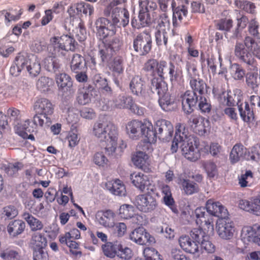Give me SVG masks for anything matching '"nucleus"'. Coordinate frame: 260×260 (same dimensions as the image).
<instances>
[{
    "mask_svg": "<svg viewBox=\"0 0 260 260\" xmlns=\"http://www.w3.org/2000/svg\"><path fill=\"white\" fill-rule=\"evenodd\" d=\"M22 10L19 7L12 8L8 10H3L1 12L2 14L4 15L5 21L6 24L11 21H15L19 20L22 14Z\"/></svg>",
    "mask_w": 260,
    "mask_h": 260,
    "instance_id": "4c0bfd02",
    "label": "nucleus"
},
{
    "mask_svg": "<svg viewBox=\"0 0 260 260\" xmlns=\"http://www.w3.org/2000/svg\"><path fill=\"white\" fill-rule=\"evenodd\" d=\"M235 6L246 12L250 14L255 13L256 7L254 3L246 0H235L234 2Z\"/></svg>",
    "mask_w": 260,
    "mask_h": 260,
    "instance_id": "09e8293b",
    "label": "nucleus"
},
{
    "mask_svg": "<svg viewBox=\"0 0 260 260\" xmlns=\"http://www.w3.org/2000/svg\"><path fill=\"white\" fill-rule=\"evenodd\" d=\"M93 90V87L90 85H84L82 87L79 88L76 96V101L78 104L85 105L89 104L92 96Z\"/></svg>",
    "mask_w": 260,
    "mask_h": 260,
    "instance_id": "a878e982",
    "label": "nucleus"
},
{
    "mask_svg": "<svg viewBox=\"0 0 260 260\" xmlns=\"http://www.w3.org/2000/svg\"><path fill=\"white\" fill-rule=\"evenodd\" d=\"M204 207H200L196 209L194 214L196 217V223L201 228H203L207 232H213L214 230L213 219L211 215L206 213Z\"/></svg>",
    "mask_w": 260,
    "mask_h": 260,
    "instance_id": "dca6fc26",
    "label": "nucleus"
},
{
    "mask_svg": "<svg viewBox=\"0 0 260 260\" xmlns=\"http://www.w3.org/2000/svg\"><path fill=\"white\" fill-rule=\"evenodd\" d=\"M169 28L166 23L161 20L155 27V39L157 46L164 45L166 49L168 47Z\"/></svg>",
    "mask_w": 260,
    "mask_h": 260,
    "instance_id": "aec40b11",
    "label": "nucleus"
},
{
    "mask_svg": "<svg viewBox=\"0 0 260 260\" xmlns=\"http://www.w3.org/2000/svg\"><path fill=\"white\" fill-rule=\"evenodd\" d=\"M111 228L113 234L118 237H123L126 232L127 226L123 222H114Z\"/></svg>",
    "mask_w": 260,
    "mask_h": 260,
    "instance_id": "69168bd1",
    "label": "nucleus"
},
{
    "mask_svg": "<svg viewBox=\"0 0 260 260\" xmlns=\"http://www.w3.org/2000/svg\"><path fill=\"white\" fill-rule=\"evenodd\" d=\"M0 257L3 260H20V255L15 250L7 248L2 251Z\"/></svg>",
    "mask_w": 260,
    "mask_h": 260,
    "instance_id": "052dcab7",
    "label": "nucleus"
},
{
    "mask_svg": "<svg viewBox=\"0 0 260 260\" xmlns=\"http://www.w3.org/2000/svg\"><path fill=\"white\" fill-rule=\"evenodd\" d=\"M169 75L172 85L177 84L183 80L182 71L179 69L175 70V66L172 63H170L169 65Z\"/></svg>",
    "mask_w": 260,
    "mask_h": 260,
    "instance_id": "c03bdc74",
    "label": "nucleus"
},
{
    "mask_svg": "<svg viewBox=\"0 0 260 260\" xmlns=\"http://www.w3.org/2000/svg\"><path fill=\"white\" fill-rule=\"evenodd\" d=\"M152 38L150 33L144 31L139 34L133 41L134 50L141 55H146L151 50Z\"/></svg>",
    "mask_w": 260,
    "mask_h": 260,
    "instance_id": "9b49d317",
    "label": "nucleus"
},
{
    "mask_svg": "<svg viewBox=\"0 0 260 260\" xmlns=\"http://www.w3.org/2000/svg\"><path fill=\"white\" fill-rule=\"evenodd\" d=\"M114 107L119 109H128L139 116L144 114L145 109L135 104L132 97L129 96L119 95L114 101Z\"/></svg>",
    "mask_w": 260,
    "mask_h": 260,
    "instance_id": "2eb2a0df",
    "label": "nucleus"
},
{
    "mask_svg": "<svg viewBox=\"0 0 260 260\" xmlns=\"http://www.w3.org/2000/svg\"><path fill=\"white\" fill-rule=\"evenodd\" d=\"M176 128L175 136L172 142L171 147L172 153L177 152L179 143L182 142V144H184L188 139V131L187 128H186L184 124L178 123Z\"/></svg>",
    "mask_w": 260,
    "mask_h": 260,
    "instance_id": "412c9836",
    "label": "nucleus"
},
{
    "mask_svg": "<svg viewBox=\"0 0 260 260\" xmlns=\"http://www.w3.org/2000/svg\"><path fill=\"white\" fill-rule=\"evenodd\" d=\"M182 188L186 194H192L199 191L198 185L188 179L181 180Z\"/></svg>",
    "mask_w": 260,
    "mask_h": 260,
    "instance_id": "864d4df0",
    "label": "nucleus"
},
{
    "mask_svg": "<svg viewBox=\"0 0 260 260\" xmlns=\"http://www.w3.org/2000/svg\"><path fill=\"white\" fill-rule=\"evenodd\" d=\"M54 106L51 102L46 98L38 99L34 105L35 112L50 116L54 112Z\"/></svg>",
    "mask_w": 260,
    "mask_h": 260,
    "instance_id": "4be33fe9",
    "label": "nucleus"
},
{
    "mask_svg": "<svg viewBox=\"0 0 260 260\" xmlns=\"http://www.w3.org/2000/svg\"><path fill=\"white\" fill-rule=\"evenodd\" d=\"M199 142L197 138L188 136V139L182 144V151L184 157L189 160L196 161L201 156L199 148Z\"/></svg>",
    "mask_w": 260,
    "mask_h": 260,
    "instance_id": "9d476101",
    "label": "nucleus"
},
{
    "mask_svg": "<svg viewBox=\"0 0 260 260\" xmlns=\"http://www.w3.org/2000/svg\"><path fill=\"white\" fill-rule=\"evenodd\" d=\"M130 239L140 245H144L155 242L154 238L150 235L143 228L135 229L129 235Z\"/></svg>",
    "mask_w": 260,
    "mask_h": 260,
    "instance_id": "6ab92c4d",
    "label": "nucleus"
},
{
    "mask_svg": "<svg viewBox=\"0 0 260 260\" xmlns=\"http://www.w3.org/2000/svg\"><path fill=\"white\" fill-rule=\"evenodd\" d=\"M244 242H254L260 246V226L254 229L249 226L244 228L241 233Z\"/></svg>",
    "mask_w": 260,
    "mask_h": 260,
    "instance_id": "b1692460",
    "label": "nucleus"
},
{
    "mask_svg": "<svg viewBox=\"0 0 260 260\" xmlns=\"http://www.w3.org/2000/svg\"><path fill=\"white\" fill-rule=\"evenodd\" d=\"M24 54L21 53L17 54L14 60L15 65L10 69V74L14 77L19 76L22 70L24 69Z\"/></svg>",
    "mask_w": 260,
    "mask_h": 260,
    "instance_id": "58836bf2",
    "label": "nucleus"
},
{
    "mask_svg": "<svg viewBox=\"0 0 260 260\" xmlns=\"http://www.w3.org/2000/svg\"><path fill=\"white\" fill-rule=\"evenodd\" d=\"M24 69L32 77H36L40 73L41 71V65L40 62L36 56H32L31 58L24 55Z\"/></svg>",
    "mask_w": 260,
    "mask_h": 260,
    "instance_id": "bb28decb",
    "label": "nucleus"
},
{
    "mask_svg": "<svg viewBox=\"0 0 260 260\" xmlns=\"http://www.w3.org/2000/svg\"><path fill=\"white\" fill-rule=\"evenodd\" d=\"M188 124L194 133L204 135L210 129V121L199 114H192L188 119Z\"/></svg>",
    "mask_w": 260,
    "mask_h": 260,
    "instance_id": "f8f14e48",
    "label": "nucleus"
},
{
    "mask_svg": "<svg viewBox=\"0 0 260 260\" xmlns=\"http://www.w3.org/2000/svg\"><path fill=\"white\" fill-rule=\"evenodd\" d=\"M32 122L37 127H44L48 126L51 123L50 116L43 115L41 113L36 112L32 119Z\"/></svg>",
    "mask_w": 260,
    "mask_h": 260,
    "instance_id": "de8ad7c7",
    "label": "nucleus"
},
{
    "mask_svg": "<svg viewBox=\"0 0 260 260\" xmlns=\"http://www.w3.org/2000/svg\"><path fill=\"white\" fill-rule=\"evenodd\" d=\"M167 67V62L164 60L154 58L149 59L144 64L143 70L150 73L154 77L151 80L150 89L152 92H156L159 96L158 103L161 109L165 111L174 110L176 106L175 96L168 91V85L164 81L165 79L164 69Z\"/></svg>",
    "mask_w": 260,
    "mask_h": 260,
    "instance_id": "f257e3e1",
    "label": "nucleus"
},
{
    "mask_svg": "<svg viewBox=\"0 0 260 260\" xmlns=\"http://www.w3.org/2000/svg\"><path fill=\"white\" fill-rule=\"evenodd\" d=\"M154 133L155 140V143L157 140V137L159 139H166L171 138L174 133V128L172 124L169 121L165 119H159L157 120L154 125Z\"/></svg>",
    "mask_w": 260,
    "mask_h": 260,
    "instance_id": "4468645a",
    "label": "nucleus"
},
{
    "mask_svg": "<svg viewBox=\"0 0 260 260\" xmlns=\"http://www.w3.org/2000/svg\"><path fill=\"white\" fill-rule=\"evenodd\" d=\"M132 160L135 166L144 171L148 172L150 171L149 156L146 153L142 151L136 152L133 155Z\"/></svg>",
    "mask_w": 260,
    "mask_h": 260,
    "instance_id": "393cba45",
    "label": "nucleus"
},
{
    "mask_svg": "<svg viewBox=\"0 0 260 260\" xmlns=\"http://www.w3.org/2000/svg\"><path fill=\"white\" fill-rule=\"evenodd\" d=\"M151 192L152 191L148 190L147 192L136 197L134 204L139 211L144 213H150L157 208V202Z\"/></svg>",
    "mask_w": 260,
    "mask_h": 260,
    "instance_id": "0eeeda50",
    "label": "nucleus"
},
{
    "mask_svg": "<svg viewBox=\"0 0 260 260\" xmlns=\"http://www.w3.org/2000/svg\"><path fill=\"white\" fill-rule=\"evenodd\" d=\"M216 228L218 236L224 240L232 239L235 231L234 222L226 217L218 220Z\"/></svg>",
    "mask_w": 260,
    "mask_h": 260,
    "instance_id": "f3484780",
    "label": "nucleus"
},
{
    "mask_svg": "<svg viewBox=\"0 0 260 260\" xmlns=\"http://www.w3.org/2000/svg\"><path fill=\"white\" fill-rule=\"evenodd\" d=\"M99 55L103 63L107 64L111 59L113 52L103 43L99 45Z\"/></svg>",
    "mask_w": 260,
    "mask_h": 260,
    "instance_id": "3c124183",
    "label": "nucleus"
},
{
    "mask_svg": "<svg viewBox=\"0 0 260 260\" xmlns=\"http://www.w3.org/2000/svg\"><path fill=\"white\" fill-rule=\"evenodd\" d=\"M105 186L107 189L115 195L122 196L125 194V186L119 179L108 181Z\"/></svg>",
    "mask_w": 260,
    "mask_h": 260,
    "instance_id": "c9c22d12",
    "label": "nucleus"
},
{
    "mask_svg": "<svg viewBox=\"0 0 260 260\" xmlns=\"http://www.w3.org/2000/svg\"><path fill=\"white\" fill-rule=\"evenodd\" d=\"M25 226V223L23 221L15 219L9 223L7 229L10 236L16 237L24 232Z\"/></svg>",
    "mask_w": 260,
    "mask_h": 260,
    "instance_id": "2f4dec72",
    "label": "nucleus"
},
{
    "mask_svg": "<svg viewBox=\"0 0 260 260\" xmlns=\"http://www.w3.org/2000/svg\"><path fill=\"white\" fill-rule=\"evenodd\" d=\"M86 63L84 58L80 54H75L73 55L71 62V69L75 73H78L85 66Z\"/></svg>",
    "mask_w": 260,
    "mask_h": 260,
    "instance_id": "a18cd8bd",
    "label": "nucleus"
},
{
    "mask_svg": "<svg viewBox=\"0 0 260 260\" xmlns=\"http://www.w3.org/2000/svg\"><path fill=\"white\" fill-rule=\"evenodd\" d=\"M190 90H187L180 95L182 108L186 114H190L197 106L199 97L203 96L207 92V85L201 78L189 81Z\"/></svg>",
    "mask_w": 260,
    "mask_h": 260,
    "instance_id": "7ed1b4c3",
    "label": "nucleus"
},
{
    "mask_svg": "<svg viewBox=\"0 0 260 260\" xmlns=\"http://www.w3.org/2000/svg\"><path fill=\"white\" fill-rule=\"evenodd\" d=\"M92 132L94 136L106 143L105 153L108 155H112L117 147L118 127L112 122L99 121L94 124Z\"/></svg>",
    "mask_w": 260,
    "mask_h": 260,
    "instance_id": "f03ea898",
    "label": "nucleus"
},
{
    "mask_svg": "<svg viewBox=\"0 0 260 260\" xmlns=\"http://www.w3.org/2000/svg\"><path fill=\"white\" fill-rule=\"evenodd\" d=\"M80 238V232L76 228L71 230L69 232L61 234L59 236V241L60 244H67L70 240H75Z\"/></svg>",
    "mask_w": 260,
    "mask_h": 260,
    "instance_id": "603ef678",
    "label": "nucleus"
},
{
    "mask_svg": "<svg viewBox=\"0 0 260 260\" xmlns=\"http://www.w3.org/2000/svg\"><path fill=\"white\" fill-rule=\"evenodd\" d=\"M234 54L236 57L250 70L257 69V62L250 52L241 42H237L235 46Z\"/></svg>",
    "mask_w": 260,
    "mask_h": 260,
    "instance_id": "6e6552de",
    "label": "nucleus"
},
{
    "mask_svg": "<svg viewBox=\"0 0 260 260\" xmlns=\"http://www.w3.org/2000/svg\"><path fill=\"white\" fill-rule=\"evenodd\" d=\"M197 104L201 113H209L211 111V105L204 95L199 97Z\"/></svg>",
    "mask_w": 260,
    "mask_h": 260,
    "instance_id": "0e129e2a",
    "label": "nucleus"
},
{
    "mask_svg": "<svg viewBox=\"0 0 260 260\" xmlns=\"http://www.w3.org/2000/svg\"><path fill=\"white\" fill-rule=\"evenodd\" d=\"M206 231L203 228L199 226V228H194L191 231L190 237L199 245L201 244V241L208 236Z\"/></svg>",
    "mask_w": 260,
    "mask_h": 260,
    "instance_id": "13d9d810",
    "label": "nucleus"
},
{
    "mask_svg": "<svg viewBox=\"0 0 260 260\" xmlns=\"http://www.w3.org/2000/svg\"><path fill=\"white\" fill-rule=\"evenodd\" d=\"M96 36L102 42L109 36H114L116 32V27L111 21L107 18L101 17L95 21Z\"/></svg>",
    "mask_w": 260,
    "mask_h": 260,
    "instance_id": "1a4fd4ad",
    "label": "nucleus"
},
{
    "mask_svg": "<svg viewBox=\"0 0 260 260\" xmlns=\"http://www.w3.org/2000/svg\"><path fill=\"white\" fill-rule=\"evenodd\" d=\"M44 66L49 72L55 73L59 71L61 64L55 56H48L44 59Z\"/></svg>",
    "mask_w": 260,
    "mask_h": 260,
    "instance_id": "8fccbe9b",
    "label": "nucleus"
},
{
    "mask_svg": "<svg viewBox=\"0 0 260 260\" xmlns=\"http://www.w3.org/2000/svg\"><path fill=\"white\" fill-rule=\"evenodd\" d=\"M121 248V244L117 241L107 242L102 246L103 252L105 256L114 258L117 254L118 249Z\"/></svg>",
    "mask_w": 260,
    "mask_h": 260,
    "instance_id": "f704fd0d",
    "label": "nucleus"
},
{
    "mask_svg": "<svg viewBox=\"0 0 260 260\" xmlns=\"http://www.w3.org/2000/svg\"><path fill=\"white\" fill-rule=\"evenodd\" d=\"M238 110L242 120L247 123H252L254 120V114L252 108H250L248 102L244 103V107L242 105H238Z\"/></svg>",
    "mask_w": 260,
    "mask_h": 260,
    "instance_id": "e433bc0d",
    "label": "nucleus"
},
{
    "mask_svg": "<svg viewBox=\"0 0 260 260\" xmlns=\"http://www.w3.org/2000/svg\"><path fill=\"white\" fill-rule=\"evenodd\" d=\"M173 12V25L174 27H177L178 26V23L177 22V19L181 22L183 17H186L188 10L187 7L185 5L179 6L177 7L172 9Z\"/></svg>",
    "mask_w": 260,
    "mask_h": 260,
    "instance_id": "79ce46f5",
    "label": "nucleus"
},
{
    "mask_svg": "<svg viewBox=\"0 0 260 260\" xmlns=\"http://www.w3.org/2000/svg\"><path fill=\"white\" fill-rule=\"evenodd\" d=\"M113 52L119 50L121 46V42L119 39L117 37L112 38L111 40H107L103 42Z\"/></svg>",
    "mask_w": 260,
    "mask_h": 260,
    "instance_id": "338daca9",
    "label": "nucleus"
},
{
    "mask_svg": "<svg viewBox=\"0 0 260 260\" xmlns=\"http://www.w3.org/2000/svg\"><path fill=\"white\" fill-rule=\"evenodd\" d=\"M130 179L132 184L142 192L146 188L153 193L156 190L155 185L152 184V181L150 180L149 177L142 173L134 172L131 174Z\"/></svg>",
    "mask_w": 260,
    "mask_h": 260,
    "instance_id": "ddd939ff",
    "label": "nucleus"
},
{
    "mask_svg": "<svg viewBox=\"0 0 260 260\" xmlns=\"http://www.w3.org/2000/svg\"><path fill=\"white\" fill-rule=\"evenodd\" d=\"M206 209L210 215L220 218L228 217L229 215L227 209L220 202L213 199H209L206 202Z\"/></svg>",
    "mask_w": 260,
    "mask_h": 260,
    "instance_id": "a211bd4d",
    "label": "nucleus"
},
{
    "mask_svg": "<svg viewBox=\"0 0 260 260\" xmlns=\"http://www.w3.org/2000/svg\"><path fill=\"white\" fill-rule=\"evenodd\" d=\"M50 42L53 47V54L58 56H65L64 52L75 51L77 45L73 37L64 34L51 38Z\"/></svg>",
    "mask_w": 260,
    "mask_h": 260,
    "instance_id": "423d86ee",
    "label": "nucleus"
},
{
    "mask_svg": "<svg viewBox=\"0 0 260 260\" xmlns=\"http://www.w3.org/2000/svg\"><path fill=\"white\" fill-rule=\"evenodd\" d=\"M23 167V165L20 162L15 163H9L4 166L5 172L9 176L16 175L18 171Z\"/></svg>",
    "mask_w": 260,
    "mask_h": 260,
    "instance_id": "4d7b16f0",
    "label": "nucleus"
},
{
    "mask_svg": "<svg viewBox=\"0 0 260 260\" xmlns=\"http://www.w3.org/2000/svg\"><path fill=\"white\" fill-rule=\"evenodd\" d=\"M219 98L221 101L223 100L225 102L226 105L228 107H234L238 105L239 101L238 96L231 90L222 91L221 94L219 95Z\"/></svg>",
    "mask_w": 260,
    "mask_h": 260,
    "instance_id": "37998d69",
    "label": "nucleus"
},
{
    "mask_svg": "<svg viewBox=\"0 0 260 260\" xmlns=\"http://www.w3.org/2000/svg\"><path fill=\"white\" fill-rule=\"evenodd\" d=\"M120 0L112 1L104 10L105 16L109 17L111 16V22L115 26L125 27L129 23V14L127 9L118 7L117 6L120 4Z\"/></svg>",
    "mask_w": 260,
    "mask_h": 260,
    "instance_id": "39448f33",
    "label": "nucleus"
},
{
    "mask_svg": "<svg viewBox=\"0 0 260 260\" xmlns=\"http://www.w3.org/2000/svg\"><path fill=\"white\" fill-rule=\"evenodd\" d=\"M56 83L59 90H70L73 86V81L70 76L65 73L57 74L55 77Z\"/></svg>",
    "mask_w": 260,
    "mask_h": 260,
    "instance_id": "473e14b6",
    "label": "nucleus"
},
{
    "mask_svg": "<svg viewBox=\"0 0 260 260\" xmlns=\"http://www.w3.org/2000/svg\"><path fill=\"white\" fill-rule=\"evenodd\" d=\"M179 243L182 249L187 253L194 254L199 251L198 243L189 236H181L179 239Z\"/></svg>",
    "mask_w": 260,
    "mask_h": 260,
    "instance_id": "cd10ccee",
    "label": "nucleus"
},
{
    "mask_svg": "<svg viewBox=\"0 0 260 260\" xmlns=\"http://www.w3.org/2000/svg\"><path fill=\"white\" fill-rule=\"evenodd\" d=\"M93 161L97 166L104 168L108 166L109 160L103 152H96L93 156Z\"/></svg>",
    "mask_w": 260,
    "mask_h": 260,
    "instance_id": "680f3d73",
    "label": "nucleus"
},
{
    "mask_svg": "<svg viewBox=\"0 0 260 260\" xmlns=\"http://www.w3.org/2000/svg\"><path fill=\"white\" fill-rule=\"evenodd\" d=\"M145 83L144 80L140 76L135 75L129 83V88L134 94L139 95L145 90Z\"/></svg>",
    "mask_w": 260,
    "mask_h": 260,
    "instance_id": "72a5a7b5",
    "label": "nucleus"
},
{
    "mask_svg": "<svg viewBox=\"0 0 260 260\" xmlns=\"http://www.w3.org/2000/svg\"><path fill=\"white\" fill-rule=\"evenodd\" d=\"M186 70L187 71V77L189 81L200 78V75L197 66L194 64L187 62L186 64Z\"/></svg>",
    "mask_w": 260,
    "mask_h": 260,
    "instance_id": "e2e57ef3",
    "label": "nucleus"
},
{
    "mask_svg": "<svg viewBox=\"0 0 260 260\" xmlns=\"http://www.w3.org/2000/svg\"><path fill=\"white\" fill-rule=\"evenodd\" d=\"M161 192L164 195L163 200L165 204L169 207L174 213H176L178 210L175 206V202L172 197L170 187L168 185H163L161 187Z\"/></svg>",
    "mask_w": 260,
    "mask_h": 260,
    "instance_id": "ea45409f",
    "label": "nucleus"
},
{
    "mask_svg": "<svg viewBox=\"0 0 260 260\" xmlns=\"http://www.w3.org/2000/svg\"><path fill=\"white\" fill-rule=\"evenodd\" d=\"M119 211V215L122 218L128 219L134 216L135 209L132 205L124 204L120 207Z\"/></svg>",
    "mask_w": 260,
    "mask_h": 260,
    "instance_id": "bf43d9fd",
    "label": "nucleus"
},
{
    "mask_svg": "<svg viewBox=\"0 0 260 260\" xmlns=\"http://www.w3.org/2000/svg\"><path fill=\"white\" fill-rule=\"evenodd\" d=\"M260 38L246 36L244 39V45L253 55L260 59Z\"/></svg>",
    "mask_w": 260,
    "mask_h": 260,
    "instance_id": "c85d7f7f",
    "label": "nucleus"
},
{
    "mask_svg": "<svg viewBox=\"0 0 260 260\" xmlns=\"http://www.w3.org/2000/svg\"><path fill=\"white\" fill-rule=\"evenodd\" d=\"M116 215L111 210L99 211L96 214V218L101 225L105 228H111L115 222Z\"/></svg>",
    "mask_w": 260,
    "mask_h": 260,
    "instance_id": "5701e85b",
    "label": "nucleus"
},
{
    "mask_svg": "<svg viewBox=\"0 0 260 260\" xmlns=\"http://www.w3.org/2000/svg\"><path fill=\"white\" fill-rule=\"evenodd\" d=\"M247 149L241 143L236 144L230 154V160L232 164H235L241 159L246 158Z\"/></svg>",
    "mask_w": 260,
    "mask_h": 260,
    "instance_id": "7c9ffc66",
    "label": "nucleus"
},
{
    "mask_svg": "<svg viewBox=\"0 0 260 260\" xmlns=\"http://www.w3.org/2000/svg\"><path fill=\"white\" fill-rule=\"evenodd\" d=\"M233 26V20L231 18H221L216 22V28L226 32L230 31Z\"/></svg>",
    "mask_w": 260,
    "mask_h": 260,
    "instance_id": "6e6d98bb",
    "label": "nucleus"
},
{
    "mask_svg": "<svg viewBox=\"0 0 260 260\" xmlns=\"http://www.w3.org/2000/svg\"><path fill=\"white\" fill-rule=\"evenodd\" d=\"M107 66L111 71L118 74H121L123 72V59L121 56H115L113 60L109 61Z\"/></svg>",
    "mask_w": 260,
    "mask_h": 260,
    "instance_id": "49530a36",
    "label": "nucleus"
},
{
    "mask_svg": "<svg viewBox=\"0 0 260 260\" xmlns=\"http://www.w3.org/2000/svg\"><path fill=\"white\" fill-rule=\"evenodd\" d=\"M259 23L255 19H252L249 22L248 25V32L250 36L260 38V33L259 31Z\"/></svg>",
    "mask_w": 260,
    "mask_h": 260,
    "instance_id": "774afa93",
    "label": "nucleus"
},
{
    "mask_svg": "<svg viewBox=\"0 0 260 260\" xmlns=\"http://www.w3.org/2000/svg\"><path fill=\"white\" fill-rule=\"evenodd\" d=\"M22 217L27 222L31 231L36 232L43 229L44 225L42 221L29 213H23Z\"/></svg>",
    "mask_w": 260,
    "mask_h": 260,
    "instance_id": "a19ab883",
    "label": "nucleus"
},
{
    "mask_svg": "<svg viewBox=\"0 0 260 260\" xmlns=\"http://www.w3.org/2000/svg\"><path fill=\"white\" fill-rule=\"evenodd\" d=\"M126 131L133 139H137L141 134L150 143H153L155 140L152 124L147 119H144L143 121L135 119L129 121L126 125Z\"/></svg>",
    "mask_w": 260,
    "mask_h": 260,
    "instance_id": "20e7f679",
    "label": "nucleus"
},
{
    "mask_svg": "<svg viewBox=\"0 0 260 260\" xmlns=\"http://www.w3.org/2000/svg\"><path fill=\"white\" fill-rule=\"evenodd\" d=\"M47 244V240L44 234L36 232L31 235L29 246L32 251L43 249Z\"/></svg>",
    "mask_w": 260,
    "mask_h": 260,
    "instance_id": "c756f323",
    "label": "nucleus"
},
{
    "mask_svg": "<svg viewBox=\"0 0 260 260\" xmlns=\"http://www.w3.org/2000/svg\"><path fill=\"white\" fill-rule=\"evenodd\" d=\"M253 178L251 171L246 170L244 174L238 177V183L241 187H250L251 185V181Z\"/></svg>",
    "mask_w": 260,
    "mask_h": 260,
    "instance_id": "5fc2aeb1",
    "label": "nucleus"
}]
</instances>
